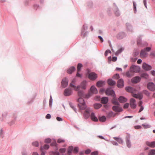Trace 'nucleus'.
<instances>
[{
  "mask_svg": "<svg viewBox=\"0 0 155 155\" xmlns=\"http://www.w3.org/2000/svg\"><path fill=\"white\" fill-rule=\"evenodd\" d=\"M125 89L127 92L133 93L132 96L134 97L138 98L139 100L142 98L143 96L141 94H133V93L136 92V89L134 88L130 87H127L125 88Z\"/></svg>",
  "mask_w": 155,
  "mask_h": 155,
  "instance_id": "nucleus-1",
  "label": "nucleus"
},
{
  "mask_svg": "<svg viewBox=\"0 0 155 155\" xmlns=\"http://www.w3.org/2000/svg\"><path fill=\"white\" fill-rule=\"evenodd\" d=\"M78 101L79 103L78 105L80 109L84 110L86 108V105L82 97H79L78 99Z\"/></svg>",
  "mask_w": 155,
  "mask_h": 155,
  "instance_id": "nucleus-2",
  "label": "nucleus"
},
{
  "mask_svg": "<svg viewBox=\"0 0 155 155\" xmlns=\"http://www.w3.org/2000/svg\"><path fill=\"white\" fill-rule=\"evenodd\" d=\"M76 81L75 79H73L70 84V86L73 88L74 90L77 91L79 90L80 86L78 85L77 86H76L75 85Z\"/></svg>",
  "mask_w": 155,
  "mask_h": 155,
  "instance_id": "nucleus-3",
  "label": "nucleus"
},
{
  "mask_svg": "<svg viewBox=\"0 0 155 155\" xmlns=\"http://www.w3.org/2000/svg\"><path fill=\"white\" fill-rule=\"evenodd\" d=\"M90 90L91 93H89L87 95H86L85 96L86 98H89L91 95V94H96L97 92V89L93 86L91 87Z\"/></svg>",
  "mask_w": 155,
  "mask_h": 155,
  "instance_id": "nucleus-4",
  "label": "nucleus"
},
{
  "mask_svg": "<svg viewBox=\"0 0 155 155\" xmlns=\"http://www.w3.org/2000/svg\"><path fill=\"white\" fill-rule=\"evenodd\" d=\"M147 87L148 89L151 91H154L155 90V85L152 82L148 83L147 85Z\"/></svg>",
  "mask_w": 155,
  "mask_h": 155,
  "instance_id": "nucleus-5",
  "label": "nucleus"
},
{
  "mask_svg": "<svg viewBox=\"0 0 155 155\" xmlns=\"http://www.w3.org/2000/svg\"><path fill=\"white\" fill-rule=\"evenodd\" d=\"M131 71L134 74L135 72H137L140 71V68L137 66L133 65L131 66L130 68Z\"/></svg>",
  "mask_w": 155,
  "mask_h": 155,
  "instance_id": "nucleus-6",
  "label": "nucleus"
},
{
  "mask_svg": "<svg viewBox=\"0 0 155 155\" xmlns=\"http://www.w3.org/2000/svg\"><path fill=\"white\" fill-rule=\"evenodd\" d=\"M97 75L94 72H91L89 74L88 78L91 80H94L97 78Z\"/></svg>",
  "mask_w": 155,
  "mask_h": 155,
  "instance_id": "nucleus-7",
  "label": "nucleus"
},
{
  "mask_svg": "<svg viewBox=\"0 0 155 155\" xmlns=\"http://www.w3.org/2000/svg\"><path fill=\"white\" fill-rule=\"evenodd\" d=\"M130 105L132 108L135 109L136 107V104L135 100L131 98L130 100Z\"/></svg>",
  "mask_w": 155,
  "mask_h": 155,
  "instance_id": "nucleus-8",
  "label": "nucleus"
},
{
  "mask_svg": "<svg viewBox=\"0 0 155 155\" xmlns=\"http://www.w3.org/2000/svg\"><path fill=\"white\" fill-rule=\"evenodd\" d=\"M68 80L67 78H63L61 82L62 86L63 88L66 87L68 85Z\"/></svg>",
  "mask_w": 155,
  "mask_h": 155,
  "instance_id": "nucleus-9",
  "label": "nucleus"
},
{
  "mask_svg": "<svg viewBox=\"0 0 155 155\" xmlns=\"http://www.w3.org/2000/svg\"><path fill=\"white\" fill-rule=\"evenodd\" d=\"M112 109L113 110L116 112H121L122 111V109L120 107L119 105H116L112 107Z\"/></svg>",
  "mask_w": 155,
  "mask_h": 155,
  "instance_id": "nucleus-10",
  "label": "nucleus"
},
{
  "mask_svg": "<svg viewBox=\"0 0 155 155\" xmlns=\"http://www.w3.org/2000/svg\"><path fill=\"white\" fill-rule=\"evenodd\" d=\"M72 93V90L71 89H66L64 91V95L65 96H68L71 94Z\"/></svg>",
  "mask_w": 155,
  "mask_h": 155,
  "instance_id": "nucleus-11",
  "label": "nucleus"
},
{
  "mask_svg": "<svg viewBox=\"0 0 155 155\" xmlns=\"http://www.w3.org/2000/svg\"><path fill=\"white\" fill-rule=\"evenodd\" d=\"M124 86V81L122 79H119L117 82V86L118 87L122 88Z\"/></svg>",
  "mask_w": 155,
  "mask_h": 155,
  "instance_id": "nucleus-12",
  "label": "nucleus"
},
{
  "mask_svg": "<svg viewBox=\"0 0 155 155\" xmlns=\"http://www.w3.org/2000/svg\"><path fill=\"white\" fill-rule=\"evenodd\" d=\"M140 78L138 76H136L133 78L132 79L131 81L133 83H137L140 81Z\"/></svg>",
  "mask_w": 155,
  "mask_h": 155,
  "instance_id": "nucleus-13",
  "label": "nucleus"
},
{
  "mask_svg": "<svg viewBox=\"0 0 155 155\" xmlns=\"http://www.w3.org/2000/svg\"><path fill=\"white\" fill-rule=\"evenodd\" d=\"M106 94L107 95H111L114 96L115 94L114 91L112 89H107L106 91Z\"/></svg>",
  "mask_w": 155,
  "mask_h": 155,
  "instance_id": "nucleus-14",
  "label": "nucleus"
},
{
  "mask_svg": "<svg viewBox=\"0 0 155 155\" xmlns=\"http://www.w3.org/2000/svg\"><path fill=\"white\" fill-rule=\"evenodd\" d=\"M142 68L146 70H149L151 69V67L145 63L143 64Z\"/></svg>",
  "mask_w": 155,
  "mask_h": 155,
  "instance_id": "nucleus-15",
  "label": "nucleus"
},
{
  "mask_svg": "<svg viewBox=\"0 0 155 155\" xmlns=\"http://www.w3.org/2000/svg\"><path fill=\"white\" fill-rule=\"evenodd\" d=\"M146 144L150 147L153 148L155 147V141H153L151 142L147 141L146 142Z\"/></svg>",
  "mask_w": 155,
  "mask_h": 155,
  "instance_id": "nucleus-16",
  "label": "nucleus"
},
{
  "mask_svg": "<svg viewBox=\"0 0 155 155\" xmlns=\"http://www.w3.org/2000/svg\"><path fill=\"white\" fill-rule=\"evenodd\" d=\"M118 100L120 103L126 102L127 101V99L123 96H120L118 98Z\"/></svg>",
  "mask_w": 155,
  "mask_h": 155,
  "instance_id": "nucleus-17",
  "label": "nucleus"
},
{
  "mask_svg": "<svg viewBox=\"0 0 155 155\" xmlns=\"http://www.w3.org/2000/svg\"><path fill=\"white\" fill-rule=\"evenodd\" d=\"M108 97H102L101 99V103L102 104H106L108 101Z\"/></svg>",
  "mask_w": 155,
  "mask_h": 155,
  "instance_id": "nucleus-18",
  "label": "nucleus"
},
{
  "mask_svg": "<svg viewBox=\"0 0 155 155\" xmlns=\"http://www.w3.org/2000/svg\"><path fill=\"white\" fill-rule=\"evenodd\" d=\"M91 120L94 121H97L98 120L97 118L95 117L94 114V113H92L91 115Z\"/></svg>",
  "mask_w": 155,
  "mask_h": 155,
  "instance_id": "nucleus-19",
  "label": "nucleus"
},
{
  "mask_svg": "<svg viewBox=\"0 0 155 155\" xmlns=\"http://www.w3.org/2000/svg\"><path fill=\"white\" fill-rule=\"evenodd\" d=\"M104 84V81H98L97 83V86L98 87H101Z\"/></svg>",
  "mask_w": 155,
  "mask_h": 155,
  "instance_id": "nucleus-20",
  "label": "nucleus"
},
{
  "mask_svg": "<svg viewBox=\"0 0 155 155\" xmlns=\"http://www.w3.org/2000/svg\"><path fill=\"white\" fill-rule=\"evenodd\" d=\"M87 84V82L85 81H83L81 84L80 87H81L83 89H85L86 88V86Z\"/></svg>",
  "mask_w": 155,
  "mask_h": 155,
  "instance_id": "nucleus-21",
  "label": "nucleus"
},
{
  "mask_svg": "<svg viewBox=\"0 0 155 155\" xmlns=\"http://www.w3.org/2000/svg\"><path fill=\"white\" fill-rule=\"evenodd\" d=\"M75 70V68L74 67H71L68 70L67 73L69 74H71Z\"/></svg>",
  "mask_w": 155,
  "mask_h": 155,
  "instance_id": "nucleus-22",
  "label": "nucleus"
},
{
  "mask_svg": "<svg viewBox=\"0 0 155 155\" xmlns=\"http://www.w3.org/2000/svg\"><path fill=\"white\" fill-rule=\"evenodd\" d=\"M90 109L88 108H87L85 110L84 113V115L86 117H88L89 115Z\"/></svg>",
  "mask_w": 155,
  "mask_h": 155,
  "instance_id": "nucleus-23",
  "label": "nucleus"
},
{
  "mask_svg": "<svg viewBox=\"0 0 155 155\" xmlns=\"http://www.w3.org/2000/svg\"><path fill=\"white\" fill-rule=\"evenodd\" d=\"M134 73L131 71L130 70L129 71L127 72L126 73V76L128 77H131L134 75Z\"/></svg>",
  "mask_w": 155,
  "mask_h": 155,
  "instance_id": "nucleus-24",
  "label": "nucleus"
},
{
  "mask_svg": "<svg viewBox=\"0 0 155 155\" xmlns=\"http://www.w3.org/2000/svg\"><path fill=\"white\" fill-rule=\"evenodd\" d=\"M147 54L144 49L141 50L140 52V57L141 58H145L146 57Z\"/></svg>",
  "mask_w": 155,
  "mask_h": 155,
  "instance_id": "nucleus-25",
  "label": "nucleus"
},
{
  "mask_svg": "<svg viewBox=\"0 0 155 155\" xmlns=\"http://www.w3.org/2000/svg\"><path fill=\"white\" fill-rule=\"evenodd\" d=\"M73 150V147L72 146H69L68 150V155H71V153Z\"/></svg>",
  "mask_w": 155,
  "mask_h": 155,
  "instance_id": "nucleus-26",
  "label": "nucleus"
},
{
  "mask_svg": "<svg viewBox=\"0 0 155 155\" xmlns=\"http://www.w3.org/2000/svg\"><path fill=\"white\" fill-rule=\"evenodd\" d=\"M107 82L108 84L110 86H113L115 84V82L111 79H108Z\"/></svg>",
  "mask_w": 155,
  "mask_h": 155,
  "instance_id": "nucleus-27",
  "label": "nucleus"
},
{
  "mask_svg": "<svg viewBox=\"0 0 155 155\" xmlns=\"http://www.w3.org/2000/svg\"><path fill=\"white\" fill-rule=\"evenodd\" d=\"M101 106L102 104H101L96 103L94 105V107L95 109H98Z\"/></svg>",
  "mask_w": 155,
  "mask_h": 155,
  "instance_id": "nucleus-28",
  "label": "nucleus"
},
{
  "mask_svg": "<svg viewBox=\"0 0 155 155\" xmlns=\"http://www.w3.org/2000/svg\"><path fill=\"white\" fill-rule=\"evenodd\" d=\"M141 77L145 79H147L149 78V76L146 73H143L140 75Z\"/></svg>",
  "mask_w": 155,
  "mask_h": 155,
  "instance_id": "nucleus-29",
  "label": "nucleus"
},
{
  "mask_svg": "<svg viewBox=\"0 0 155 155\" xmlns=\"http://www.w3.org/2000/svg\"><path fill=\"white\" fill-rule=\"evenodd\" d=\"M78 95L80 97H84V93L82 91H79L78 92Z\"/></svg>",
  "mask_w": 155,
  "mask_h": 155,
  "instance_id": "nucleus-30",
  "label": "nucleus"
},
{
  "mask_svg": "<svg viewBox=\"0 0 155 155\" xmlns=\"http://www.w3.org/2000/svg\"><path fill=\"white\" fill-rule=\"evenodd\" d=\"M114 138L115 140L117 141L119 143H121L123 142L122 139L118 137H114Z\"/></svg>",
  "mask_w": 155,
  "mask_h": 155,
  "instance_id": "nucleus-31",
  "label": "nucleus"
},
{
  "mask_svg": "<svg viewBox=\"0 0 155 155\" xmlns=\"http://www.w3.org/2000/svg\"><path fill=\"white\" fill-rule=\"evenodd\" d=\"M112 103L113 104L116 105H119V103H118L117 100L114 98L112 101Z\"/></svg>",
  "mask_w": 155,
  "mask_h": 155,
  "instance_id": "nucleus-32",
  "label": "nucleus"
},
{
  "mask_svg": "<svg viewBox=\"0 0 155 155\" xmlns=\"http://www.w3.org/2000/svg\"><path fill=\"white\" fill-rule=\"evenodd\" d=\"M155 155V150H151L149 151L148 155Z\"/></svg>",
  "mask_w": 155,
  "mask_h": 155,
  "instance_id": "nucleus-33",
  "label": "nucleus"
},
{
  "mask_svg": "<svg viewBox=\"0 0 155 155\" xmlns=\"http://www.w3.org/2000/svg\"><path fill=\"white\" fill-rule=\"evenodd\" d=\"M106 118L104 116H103L101 117H99V120L101 122H104L105 121Z\"/></svg>",
  "mask_w": 155,
  "mask_h": 155,
  "instance_id": "nucleus-34",
  "label": "nucleus"
},
{
  "mask_svg": "<svg viewBox=\"0 0 155 155\" xmlns=\"http://www.w3.org/2000/svg\"><path fill=\"white\" fill-rule=\"evenodd\" d=\"M82 65L81 64H78L77 67V71H80L81 70V68H82Z\"/></svg>",
  "mask_w": 155,
  "mask_h": 155,
  "instance_id": "nucleus-35",
  "label": "nucleus"
},
{
  "mask_svg": "<svg viewBox=\"0 0 155 155\" xmlns=\"http://www.w3.org/2000/svg\"><path fill=\"white\" fill-rule=\"evenodd\" d=\"M32 145L34 146L37 147L39 146V143L37 141H35L32 143Z\"/></svg>",
  "mask_w": 155,
  "mask_h": 155,
  "instance_id": "nucleus-36",
  "label": "nucleus"
},
{
  "mask_svg": "<svg viewBox=\"0 0 155 155\" xmlns=\"http://www.w3.org/2000/svg\"><path fill=\"white\" fill-rule=\"evenodd\" d=\"M64 142L65 140H64L61 138L58 139L57 141V142L58 143H63Z\"/></svg>",
  "mask_w": 155,
  "mask_h": 155,
  "instance_id": "nucleus-37",
  "label": "nucleus"
},
{
  "mask_svg": "<svg viewBox=\"0 0 155 155\" xmlns=\"http://www.w3.org/2000/svg\"><path fill=\"white\" fill-rule=\"evenodd\" d=\"M79 149L78 147H76L73 149V152L74 153H76L78 151Z\"/></svg>",
  "mask_w": 155,
  "mask_h": 155,
  "instance_id": "nucleus-38",
  "label": "nucleus"
},
{
  "mask_svg": "<svg viewBox=\"0 0 155 155\" xmlns=\"http://www.w3.org/2000/svg\"><path fill=\"white\" fill-rule=\"evenodd\" d=\"M126 143L127 147H130L131 146V144L130 141L128 140H127Z\"/></svg>",
  "mask_w": 155,
  "mask_h": 155,
  "instance_id": "nucleus-39",
  "label": "nucleus"
},
{
  "mask_svg": "<svg viewBox=\"0 0 155 155\" xmlns=\"http://www.w3.org/2000/svg\"><path fill=\"white\" fill-rule=\"evenodd\" d=\"M49 145H47V144H45L44 145L43 147H42L43 150L44 149H45V150H47L49 148Z\"/></svg>",
  "mask_w": 155,
  "mask_h": 155,
  "instance_id": "nucleus-40",
  "label": "nucleus"
},
{
  "mask_svg": "<svg viewBox=\"0 0 155 155\" xmlns=\"http://www.w3.org/2000/svg\"><path fill=\"white\" fill-rule=\"evenodd\" d=\"M51 140L50 138H47L45 140V142L47 143H49L51 142Z\"/></svg>",
  "mask_w": 155,
  "mask_h": 155,
  "instance_id": "nucleus-41",
  "label": "nucleus"
},
{
  "mask_svg": "<svg viewBox=\"0 0 155 155\" xmlns=\"http://www.w3.org/2000/svg\"><path fill=\"white\" fill-rule=\"evenodd\" d=\"M133 2V6H134V11L135 12V13L136 11V4L134 2Z\"/></svg>",
  "mask_w": 155,
  "mask_h": 155,
  "instance_id": "nucleus-42",
  "label": "nucleus"
},
{
  "mask_svg": "<svg viewBox=\"0 0 155 155\" xmlns=\"http://www.w3.org/2000/svg\"><path fill=\"white\" fill-rule=\"evenodd\" d=\"M142 125L145 128H149L150 127V126L148 124H142Z\"/></svg>",
  "mask_w": 155,
  "mask_h": 155,
  "instance_id": "nucleus-43",
  "label": "nucleus"
},
{
  "mask_svg": "<svg viewBox=\"0 0 155 155\" xmlns=\"http://www.w3.org/2000/svg\"><path fill=\"white\" fill-rule=\"evenodd\" d=\"M70 105L72 108L75 111V112H76V110L74 107L73 105V104L71 103L70 104Z\"/></svg>",
  "mask_w": 155,
  "mask_h": 155,
  "instance_id": "nucleus-44",
  "label": "nucleus"
},
{
  "mask_svg": "<svg viewBox=\"0 0 155 155\" xmlns=\"http://www.w3.org/2000/svg\"><path fill=\"white\" fill-rule=\"evenodd\" d=\"M66 151L65 148H61L59 150L60 152L61 153H64Z\"/></svg>",
  "mask_w": 155,
  "mask_h": 155,
  "instance_id": "nucleus-45",
  "label": "nucleus"
},
{
  "mask_svg": "<svg viewBox=\"0 0 155 155\" xmlns=\"http://www.w3.org/2000/svg\"><path fill=\"white\" fill-rule=\"evenodd\" d=\"M123 49L122 48H121L120 49H119L116 52V54H118L119 53H120L123 50Z\"/></svg>",
  "mask_w": 155,
  "mask_h": 155,
  "instance_id": "nucleus-46",
  "label": "nucleus"
},
{
  "mask_svg": "<svg viewBox=\"0 0 155 155\" xmlns=\"http://www.w3.org/2000/svg\"><path fill=\"white\" fill-rule=\"evenodd\" d=\"M52 99L51 97V96H50V99L49 100V106L51 107V105L52 103Z\"/></svg>",
  "mask_w": 155,
  "mask_h": 155,
  "instance_id": "nucleus-47",
  "label": "nucleus"
},
{
  "mask_svg": "<svg viewBox=\"0 0 155 155\" xmlns=\"http://www.w3.org/2000/svg\"><path fill=\"white\" fill-rule=\"evenodd\" d=\"M40 150L41 151V155H45V153L43 151V149L42 146L41 147V148H40Z\"/></svg>",
  "mask_w": 155,
  "mask_h": 155,
  "instance_id": "nucleus-48",
  "label": "nucleus"
},
{
  "mask_svg": "<svg viewBox=\"0 0 155 155\" xmlns=\"http://www.w3.org/2000/svg\"><path fill=\"white\" fill-rule=\"evenodd\" d=\"M113 78L114 79H117L119 78V75L118 74H116L114 75Z\"/></svg>",
  "mask_w": 155,
  "mask_h": 155,
  "instance_id": "nucleus-49",
  "label": "nucleus"
},
{
  "mask_svg": "<svg viewBox=\"0 0 155 155\" xmlns=\"http://www.w3.org/2000/svg\"><path fill=\"white\" fill-rule=\"evenodd\" d=\"M143 93L147 96L149 95V94L148 91L146 90L143 91Z\"/></svg>",
  "mask_w": 155,
  "mask_h": 155,
  "instance_id": "nucleus-50",
  "label": "nucleus"
},
{
  "mask_svg": "<svg viewBox=\"0 0 155 155\" xmlns=\"http://www.w3.org/2000/svg\"><path fill=\"white\" fill-rule=\"evenodd\" d=\"M151 48L147 47L144 49V50H145V51H149L151 50Z\"/></svg>",
  "mask_w": 155,
  "mask_h": 155,
  "instance_id": "nucleus-51",
  "label": "nucleus"
},
{
  "mask_svg": "<svg viewBox=\"0 0 155 155\" xmlns=\"http://www.w3.org/2000/svg\"><path fill=\"white\" fill-rule=\"evenodd\" d=\"M98 153L97 151H95L91 153V155H97Z\"/></svg>",
  "mask_w": 155,
  "mask_h": 155,
  "instance_id": "nucleus-52",
  "label": "nucleus"
},
{
  "mask_svg": "<svg viewBox=\"0 0 155 155\" xmlns=\"http://www.w3.org/2000/svg\"><path fill=\"white\" fill-rule=\"evenodd\" d=\"M129 106V104L126 103L124 105V108H127Z\"/></svg>",
  "mask_w": 155,
  "mask_h": 155,
  "instance_id": "nucleus-53",
  "label": "nucleus"
},
{
  "mask_svg": "<svg viewBox=\"0 0 155 155\" xmlns=\"http://www.w3.org/2000/svg\"><path fill=\"white\" fill-rule=\"evenodd\" d=\"M140 107V109L139 111L138 112L140 113L142 111H143L144 109V108L143 106H141Z\"/></svg>",
  "mask_w": 155,
  "mask_h": 155,
  "instance_id": "nucleus-54",
  "label": "nucleus"
},
{
  "mask_svg": "<svg viewBox=\"0 0 155 155\" xmlns=\"http://www.w3.org/2000/svg\"><path fill=\"white\" fill-rule=\"evenodd\" d=\"M3 133V130L2 129H1L0 130V136L1 137H2Z\"/></svg>",
  "mask_w": 155,
  "mask_h": 155,
  "instance_id": "nucleus-55",
  "label": "nucleus"
},
{
  "mask_svg": "<svg viewBox=\"0 0 155 155\" xmlns=\"http://www.w3.org/2000/svg\"><path fill=\"white\" fill-rule=\"evenodd\" d=\"M51 117V115L49 114H48L46 116V118L47 119H50Z\"/></svg>",
  "mask_w": 155,
  "mask_h": 155,
  "instance_id": "nucleus-56",
  "label": "nucleus"
},
{
  "mask_svg": "<svg viewBox=\"0 0 155 155\" xmlns=\"http://www.w3.org/2000/svg\"><path fill=\"white\" fill-rule=\"evenodd\" d=\"M57 145V144L55 141H54V142L51 143V146H56Z\"/></svg>",
  "mask_w": 155,
  "mask_h": 155,
  "instance_id": "nucleus-57",
  "label": "nucleus"
},
{
  "mask_svg": "<svg viewBox=\"0 0 155 155\" xmlns=\"http://www.w3.org/2000/svg\"><path fill=\"white\" fill-rule=\"evenodd\" d=\"M91 152V150H87L85 151V153L88 154L89 153H90Z\"/></svg>",
  "mask_w": 155,
  "mask_h": 155,
  "instance_id": "nucleus-58",
  "label": "nucleus"
},
{
  "mask_svg": "<svg viewBox=\"0 0 155 155\" xmlns=\"http://www.w3.org/2000/svg\"><path fill=\"white\" fill-rule=\"evenodd\" d=\"M79 72L80 71H77V74H76V76L77 77H81V76L79 73Z\"/></svg>",
  "mask_w": 155,
  "mask_h": 155,
  "instance_id": "nucleus-59",
  "label": "nucleus"
},
{
  "mask_svg": "<svg viewBox=\"0 0 155 155\" xmlns=\"http://www.w3.org/2000/svg\"><path fill=\"white\" fill-rule=\"evenodd\" d=\"M117 59V58L116 57H114L112 58V60L113 61H116Z\"/></svg>",
  "mask_w": 155,
  "mask_h": 155,
  "instance_id": "nucleus-60",
  "label": "nucleus"
},
{
  "mask_svg": "<svg viewBox=\"0 0 155 155\" xmlns=\"http://www.w3.org/2000/svg\"><path fill=\"white\" fill-rule=\"evenodd\" d=\"M142 102L141 101H140L138 103V105L139 107H140L141 106H142Z\"/></svg>",
  "mask_w": 155,
  "mask_h": 155,
  "instance_id": "nucleus-61",
  "label": "nucleus"
},
{
  "mask_svg": "<svg viewBox=\"0 0 155 155\" xmlns=\"http://www.w3.org/2000/svg\"><path fill=\"white\" fill-rule=\"evenodd\" d=\"M87 34L86 32H85L84 33L83 32H82L81 33V35L83 36V37H84L85 36V35H86Z\"/></svg>",
  "mask_w": 155,
  "mask_h": 155,
  "instance_id": "nucleus-62",
  "label": "nucleus"
},
{
  "mask_svg": "<svg viewBox=\"0 0 155 155\" xmlns=\"http://www.w3.org/2000/svg\"><path fill=\"white\" fill-rule=\"evenodd\" d=\"M57 120L58 121H60L62 120V119L61 118H60L59 117H57L56 118Z\"/></svg>",
  "mask_w": 155,
  "mask_h": 155,
  "instance_id": "nucleus-63",
  "label": "nucleus"
},
{
  "mask_svg": "<svg viewBox=\"0 0 155 155\" xmlns=\"http://www.w3.org/2000/svg\"><path fill=\"white\" fill-rule=\"evenodd\" d=\"M151 74L153 75H155V71H151Z\"/></svg>",
  "mask_w": 155,
  "mask_h": 155,
  "instance_id": "nucleus-64",
  "label": "nucleus"
}]
</instances>
